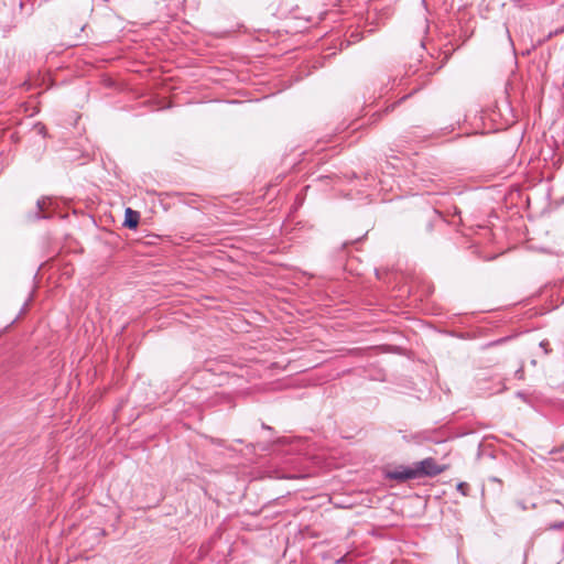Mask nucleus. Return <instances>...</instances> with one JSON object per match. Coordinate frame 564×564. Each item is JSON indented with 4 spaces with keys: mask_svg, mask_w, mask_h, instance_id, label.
<instances>
[{
    "mask_svg": "<svg viewBox=\"0 0 564 564\" xmlns=\"http://www.w3.org/2000/svg\"><path fill=\"white\" fill-rule=\"evenodd\" d=\"M50 203H51L50 198H41V199H39L36 202V207H37L39 212H44L46 205L50 204ZM48 217L50 216L46 215V214L36 213V215H35L36 219H41V218L45 219V218H48Z\"/></svg>",
    "mask_w": 564,
    "mask_h": 564,
    "instance_id": "20e7f679",
    "label": "nucleus"
},
{
    "mask_svg": "<svg viewBox=\"0 0 564 564\" xmlns=\"http://www.w3.org/2000/svg\"><path fill=\"white\" fill-rule=\"evenodd\" d=\"M539 346L543 349L544 351V355H547L550 352L549 350V341L547 340H542L540 341Z\"/></svg>",
    "mask_w": 564,
    "mask_h": 564,
    "instance_id": "0eeeda50",
    "label": "nucleus"
},
{
    "mask_svg": "<svg viewBox=\"0 0 564 564\" xmlns=\"http://www.w3.org/2000/svg\"><path fill=\"white\" fill-rule=\"evenodd\" d=\"M32 301V294L29 295L28 300L25 301V303L23 304V307H22V311L25 310V307L29 305V303Z\"/></svg>",
    "mask_w": 564,
    "mask_h": 564,
    "instance_id": "6e6552de",
    "label": "nucleus"
},
{
    "mask_svg": "<svg viewBox=\"0 0 564 564\" xmlns=\"http://www.w3.org/2000/svg\"><path fill=\"white\" fill-rule=\"evenodd\" d=\"M140 214L131 208H127L124 212L123 226L129 229H135L139 225Z\"/></svg>",
    "mask_w": 564,
    "mask_h": 564,
    "instance_id": "7ed1b4c3",
    "label": "nucleus"
},
{
    "mask_svg": "<svg viewBox=\"0 0 564 564\" xmlns=\"http://www.w3.org/2000/svg\"><path fill=\"white\" fill-rule=\"evenodd\" d=\"M564 529V521L553 522L547 525V530L557 531Z\"/></svg>",
    "mask_w": 564,
    "mask_h": 564,
    "instance_id": "39448f33",
    "label": "nucleus"
},
{
    "mask_svg": "<svg viewBox=\"0 0 564 564\" xmlns=\"http://www.w3.org/2000/svg\"><path fill=\"white\" fill-rule=\"evenodd\" d=\"M457 490L462 492V495L466 496L468 490V485L466 482H459L457 485Z\"/></svg>",
    "mask_w": 564,
    "mask_h": 564,
    "instance_id": "423d86ee",
    "label": "nucleus"
},
{
    "mask_svg": "<svg viewBox=\"0 0 564 564\" xmlns=\"http://www.w3.org/2000/svg\"><path fill=\"white\" fill-rule=\"evenodd\" d=\"M387 477L389 479L404 481L409 479L417 478L415 467L399 466L394 470L388 471Z\"/></svg>",
    "mask_w": 564,
    "mask_h": 564,
    "instance_id": "f03ea898",
    "label": "nucleus"
},
{
    "mask_svg": "<svg viewBox=\"0 0 564 564\" xmlns=\"http://www.w3.org/2000/svg\"><path fill=\"white\" fill-rule=\"evenodd\" d=\"M445 467L440 466L434 458L427 457L415 464L416 476H429L434 477L443 473Z\"/></svg>",
    "mask_w": 564,
    "mask_h": 564,
    "instance_id": "f257e3e1",
    "label": "nucleus"
}]
</instances>
